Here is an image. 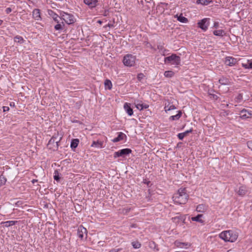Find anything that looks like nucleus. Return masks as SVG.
<instances>
[{
  "instance_id": "nucleus-1",
  "label": "nucleus",
  "mask_w": 252,
  "mask_h": 252,
  "mask_svg": "<svg viewBox=\"0 0 252 252\" xmlns=\"http://www.w3.org/2000/svg\"><path fill=\"white\" fill-rule=\"evenodd\" d=\"M189 198V195L187 193L186 188H180L178 192L175 193L173 196V201L175 203L179 204H185Z\"/></svg>"
},
{
  "instance_id": "nucleus-2",
  "label": "nucleus",
  "mask_w": 252,
  "mask_h": 252,
  "mask_svg": "<svg viewBox=\"0 0 252 252\" xmlns=\"http://www.w3.org/2000/svg\"><path fill=\"white\" fill-rule=\"evenodd\" d=\"M220 238L225 242H233L238 238V233L233 230H226L221 232L219 234Z\"/></svg>"
},
{
  "instance_id": "nucleus-3",
  "label": "nucleus",
  "mask_w": 252,
  "mask_h": 252,
  "mask_svg": "<svg viewBox=\"0 0 252 252\" xmlns=\"http://www.w3.org/2000/svg\"><path fill=\"white\" fill-rule=\"evenodd\" d=\"M135 57L131 54H127L124 57L123 63L127 66H133L135 62Z\"/></svg>"
},
{
  "instance_id": "nucleus-4",
  "label": "nucleus",
  "mask_w": 252,
  "mask_h": 252,
  "mask_svg": "<svg viewBox=\"0 0 252 252\" xmlns=\"http://www.w3.org/2000/svg\"><path fill=\"white\" fill-rule=\"evenodd\" d=\"M165 63H171L172 64L179 65L180 63V58L175 54H172L170 56L164 59Z\"/></svg>"
},
{
  "instance_id": "nucleus-5",
  "label": "nucleus",
  "mask_w": 252,
  "mask_h": 252,
  "mask_svg": "<svg viewBox=\"0 0 252 252\" xmlns=\"http://www.w3.org/2000/svg\"><path fill=\"white\" fill-rule=\"evenodd\" d=\"M209 19L204 18L199 21L197 23L198 27L201 29L203 31H206L209 25Z\"/></svg>"
},
{
  "instance_id": "nucleus-6",
  "label": "nucleus",
  "mask_w": 252,
  "mask_h": 252,
  "mask_svg": "<svg viewBox=\"0 0 252 252\" xmlns=\"http://www.w3.org/2000/svg\"><path fill=\"white\" fill-rule=\"evenodd\" d=\"M131 152V150L129 149H124L121 150L114 153V157L117 158L119 157H124L125 155H127Z\"/></svg>"
},
{
  "instance_id": "nucleus-7",
  "label": "nucleus",
  "mask_w": 252,
  "mask_h": 252,
  "mask_svg": "<svg viewBox=\"0 0 252 252\" xmlns=\"http://www.w3.org/2000/svg\"><path fill=\"white\" fill-rule=\"evenodd\" d=\"M77 235L81 239L83 238L84 235H85V238H86L87 236V230L86 228L82 225L79 226L77 230Z\"/></svg>"
},
{
  "instance_id": "nucleus-8",
  "label": "nucleus",
  "mask_w": 252,
  "mask_h": 252,
  "mask_svg": "<svg viewBox=\"0 0 252 252\" xmlns=\"http://www.w3.org/2000/svg\"><path fill=\"white\" fill-rule=\"evenodd\" d=\"M237 60L231 57L225 58L224 63L226 65L233 66L237 63Z\"/></svg>"
},
{
  "instance_id": "nucleus-9",
  "label": "nucleus",
  "mask_w": 252,
  "mask_h": 252,
  "mask_svg": "<svg viewBox=\"0 0 252 252\" xmlns=\"http://www.w3.org/2000/svg\"><path fill=\"white\" fill-rule=\"evenodd\" d=\"M84 2L91 8L95 7L98 3V0H84Z\"/></svg>"
},
{
  "instance_id": "nucleus-10",
  "label": "nucleus",
  "mask_w": 252,
  "mask_h": 252,
  "mask_svg": "<svg viewBox=\"0 0 252 252\" xmlns=\"http://www.w3.org/2000/svg\"><path fill=\"white\" fill-rule=\"evenodd\" d=\"M252 115V114L246 109H243L240 113V117L243 119L250 118Z\"/></svg>"
},
{
  "instance_id": "nucleus-11",
  "label": "nucleus",
  "mask_w": 252,
  "mask_h": 252,
  "mask_svg": "<svg viewBox=\"0 0 252 252\" xmlns=\"http://www.w3.org/2000/svg\"><path fill=\"white\" fill-rule=\"evenodd\" d=\"M176 109V107L172 103H171L170 102H166L165 103V106H164V110L166 112L167 111L174 110Z\"/></svg>"
},
{
  "instance_id": "nucleus-12",
  "label": "nucleus",
  "mask_w": 252,
  "mask_h": 252,
  "mask_svg": "<svg viewBox=\"0 0 252 252\" xmlns=\"http://www.w3.org/2000/svg\"><path fill=\"white\" fill-rule=\"evenodd\" d=\"M219 82L220 84H221V85H231V82L229 81V80L226 78L222 77L220 78L219 80Z\"/></svg>"
},
{
  "instance_id": "nucleus-13",
  "label": "nucleus",
  "mask_w": 252,
  "mask_h": 252,
  "mask_svg": "<svg viewBox=\"0 0 252 252\" xmlns=\"http://www.w3.org/2000/svg\"><path fill=\"white\" fill-rule=\"evenodd\" d=\"M63 20L68 25L73 24L76 21L74 17H64Z\"/></svg>"
},
{
  "instance_id": "nucleus-14",
  "label": "nucleus",
  "mask_w": 252,
  "mask_h": 252,
  "mask_svg": "<svg viewBox=\"0 0 252 252\" xmlns=\"http://www.w3.org/2000/svg\"><path fill=\"white\" fill-rule=\"evenodd\" d=\"M124 109L127 113L129 116H131L133 114V110L130 107V104L127 103H126L124 105Z\"/></svg>"
},
{
  "instance_id": "nucleus-15",
  "label": "nucleus",
  "mask_w": 252,
  "mask_h": 252,
  "mask_svg": "<svg viewBox=\"0 0 252 252\" xmlns=\"http://www.w3.org/2000/svg\"><path fill=\"white\" fill-rule=\"evenodd\" d=\"M103 142L101 141H94L91 145V147L101 148L103 147Z\"/></svg>"
},
{
  "instance_id": "nucleus-16",
  "label": "nucleus",
  "mask_w": 252,
  "mask_h": 252,
  "mask_svg": "<svg viewBox=\"0 0 252 252\" xmlns=\"http://www.w3.org/2000/svg\"><path fill=\"white\" fill-rule=\"evenodd\" d=\"M248 190L246 189V187L245 186H241L240 187L239 190L237 191V193L239 195L243 196L246 194Z\"/></svg>"
},
{
  "instance_id": "nucleus-17",
  "label": "nucleus",
  "mask_w": 252,
  "mask_h": 252,
  "mask_svg": "<svg viewBox=\"0 0 252 252\" xmlns=\"http://www.w3.org/2000/svg\"><path fill=\"white\" fill-rule=\"evenodd\" d=\"M202 217H203V215L199 214V215H198L196 217H192L191 220L192 221H197V222L202 223L204 222V220L201 219Z\"/></svg>"
},
{
  "instance_id": "nucleus-18",
  "label": "nucleus",
  "mask_w": 252,
  "mask_h": 252,
  "mask_svg": "<svg viewBox=\"0 0 252 252\" xmlns=\"http://www.w3.org/2000/svg\"><path fill=\"white\" fill-rule=\"evenodd\" d=\"M124 137H126V135L124 133H122V132H120L119 133L118 136L117 137L113 139L112 140V141L113 142H119V141L123 140L124 139Z\"/></svg>"
},
{
  "instance_id": "nucleus-19",
  "label": "nucleus",
  "mask_w": 252,
  "mask_h": 252,
  "mask_svg": "<svg viewBox=\"0 0 252 252\" xmlns=\"http://www.w3.org/2000/svg\"><path fill=\"white\" fill-rule=\"evenodd\" d=\"M212 2V0H197L196 3L202 5H207Z\"/></svg>"
},
{
  "instance_id": "nucleus-20",
  "label": "nucleus",
  "mask_w": 252,
  "mask_h": 252,
  "mask_svg": "<svg viewBox=\"0 0 252 252\" xmlns=\"http://www.w3.org/2000/svg\"><path fill=\"white\" fill-rule=\"evenodd\" d=\"M191 129H190L189 130H187L184 132L179 133L178 134V137L179 138V139L182 140L185 137L187 136L189 133L191 132Z\"/></svg>"
},
{
  "instance_id": "nucleus-21",
  "label": "nucleus",
  "mask_w": 252,
  "mask_h": 252,
  "mask_svg": "<svg viewBox=\"0 0 252 252\" xmlns=\"http://www.w3.org/2000/svg\"><path fill=\"white\" fill-rule=\"evenodd\" d=\"M206 210V208L203 204H200L196 207V211L198 212H204Z\"/></svg>"
},
{
  "instance_id": "nucleus-22",
  "label": "nucleus",
  "mask_w": 252,
  "mask_h": 252,
  "mask_svg": "<svg viewBox=\"0 0 252 252\" xmlns=\"http://www.w3.org/2000/svg\"><path fill=\"white\" fill-rule=\"evenodd\" d=\"M16 222V221L9 220L5 222H1V224H4L5 227H9L15 224Z\"/></svg>"
},
{
  "instance_id": "nucleus-23",
  "label": "nucleus",
  "mask_w": 252,
  "mask_h": 252,
  "mask_svg": "<svg viewBox=\"0 0 252 252\" xmlns=\"http://www.w3.org/2000/svg\"><path fill=\"white\" fill-rule=\"evenodd\" d=\"M214 35L216 36H222L224 34V31L222 30H216L213 32Z\"/></svg>"
},
{
  "instance_id": "nucleus-24",
  "label": "nucleus",
  "mask_w": 252,
  "mask_h": 252,
  "mask_svg": "<svg viewBox=\"0 0 252 252\" xmlns=\"http://www.w3.org/2000/svg\"><path fill=\"white\" fill-rule=\"evenodd\" d=\"M79 141L78 139H74L72 140L70 145L71 148L72 149L76 148L79 144Z\"/></svg>"
},
{
  "instance_id": "nucleus-25",
  "label": "nucleus",
  "mask_w": 252,
  "mask_h": 252,
  "mask_svg": "<svg viewBox=\"0 0 252 252\" xmlns=\"http://www.w3.org/2000/svg\"><path fill=\"white\" fill-rule=\"evenodd\" d=\"M242 65L245 68H252V61H248L246 63H243Z\"/></svg>"
},
{
  "instance_id": "nucleus-26",
  "label": "nucleus",
  "mask_w": 252,
  "mask_h": 252,
  "mask_svg": "<svg viewBox=\"0 0 252 252\" xmlns=\"http://www.w3.org/2000/svg\"><path fill=\"white\" fill-rule=\"evenodd\" d=\"M182 112L181 111H178V113L175 115L172 116L170 117V120L172 121L178 120L181 116Z\"/></svg>"
},
{
  "instance_id": "nucleus-27",
  "label": "nucleus",
  "mask_w": 252,
  "mask_h": 252,
  "mask_svg": "<svg viewBox=\"0 0 252 252\" xmlns=\"http://www.w3.org/2000/svg\"><path fill=\"white\" fill-rule=\"evenodd\" d=\"M104 85L105 88H107L109 90H111L112 87V84L111 82L109 80H106L104 82Z\"/></svg>"
},
{
  "instance_id": "nucleus-28",
  "label": "nucleus",
  "mask_w": 252,
  "mask_h": 252,
  "mask_svg": "<svg viewBox=\"0 0 252 252\" xmlns=\"http://www.w3.org/2000/svg\"><path fill=\"white\" fill-rule=\"evenodd\" d=\"M14 41L16 42L22 43L24 42V40L22 37L17 35L14 37Z\"/></svg>"
},
{
  "instance_id": "nucleus-29",
  "label": "nucleus",
  "mask_w": 252,
  "mask_h": 252,
  "mask_svg": "<svg viewBox=\"0 0 252 252\" xmlns=\"http://www.w3.org/2000/svg\"><path fill=\"white\" fill-rule=\"evenodd\" d=\"M177 18V20L182 23H187L188 20V19L185 17H175Z\"/></svg>"
},
{
  "instance_id": "nucleus-30",
  "label": "nucleus",
  "mask_w": 252,
  "mask_h": 252,
  "mask_svg": "<svg viewBox=\"0 0 252 252\" xmlns=\"http://www.w3.org/2000/svg\"><path fill=\"white\" fill-rule=\"evenodd\" d=\"M158 49L159 50V52L163 55H165L166 50L164 48L163 46L161 45L158 46Z\"/></svg>"
},
{
  "instance_id": "nucleus-31",
  "label": "nucleus",
  "mask_w": 252,
  "mask_h": 252,
  "mask_svg": "<svg viewBox=\"0 0 252 252\" xmlns=\"http://www.w3.org/2000/svg\"><path fill=\"white\" fill-rule=\"evenodd\" d=\"M243 100V96L241 94H239L236 96L235 98V102L236 103H240L242 102Z\"/></svg>"
},
{
  "instance_id": "nucleus-32",
  "label": "nucleus",
  "mask_w": 252,
  "mask_h": 252,
  "mask_svg": "<svg viewBox=\"0 0 252 252\" xmlns=\"http://www.w3.org/2000/svg\"><path fill=\"white\" fill-rule=\"evenodd\" d=\"M6 182V179L2 175L0 176V186L5 184Z\"/></svg>"
},
{
  "instance_id": "nucleus-33",
  "label": "nucleus",
  "mask_w": 252,
  "mask_h": 252,
  "mask_svg": "<svg viewBox=\"0 0 252 252\" xmlns=\"http://www.w3.org/2000/svg\"><path fill=\"white\" fill-rule=\"evenodd\" d=\"M164 75L166 77H171L174 75V72L172 71H166Z\"/></svg>"
},
{
  "instance_id": "nucleus-34",
  "label": "nucleus",
  "mask_w": 252,
  "mask_h": 252,
  "mask_svg": "<svg viewBox=\"0 0 252 252\" xmlns=\"http://www.w3.org/2000/svg\"><path fill=\"white\" fill-rule=\"evenodd\" d=\"M135 105L136 107L139 110H143V107H142L143 103H141L139 102L138 101H137V102H135Z\"/></svg>"
},
{
  "instance_id": "nucleus-35",
  "label": "nucleus",
  "mask_w": 252,
  "mask_h": 252,
  "mask_svg": "<svg viewBox=\"0 0 252 252\" xmlns=\"http://www.w3.org/2000/svg\"><path fill=\"white\" fill-rule=\"evenodd\" d=\"M132 245L134 249H138L141 247V244L138 242H132Z\"/></svg>"
},
{
  "instance_id": "nucleus-36",
  "label": "nucleus",
  "mask_w": 252,
  "mask_h": 252,
  "mask_svg": "<svg viewBox=\"0 0 252 252\" xmlns=\"http://www.w3.org/2000/svg\"><path fill=\"white\" fill-rule=\"evenodd\" d=\"M63 22H62V24H58L55 26V29L58 31L61 30L63 29Z\"/></svg>"
},
{
  "instance_id": "nucleus-37",
  "label": "nucleus",
  "mask_w": 252,
  "mask_h": 252,
  "mask_svg": "<svg viewBox=\"0 0 252 252\" xmlns=\"http://www.w3.org/2000/svg\"><path fill=\"white\" fill-rule=\"evenodd\" d=\"M32 13L33 16H40V10L38 9H35Z\"/></svg>"
},
{
  "instance_id": "nucleus-38",
  "label": "nucleus",
  "mask_w": 252,
  "mask_h": 252,
  "mask_svg": "<svg viewBox=\"0 0 252 252\" xmlns=\"http://www.w3.org/2000/svg\"><path fill=\"white\" fill-rule=\"evenodd\" d=\"M121 250H122V249L113 248V249H112L111 250H110L109 252H118L119 251H121Z\"/></svg>"
},
{
  "instance_id": "nucleus-39",
  "label": "nucleus",
  "mask_w": 252,
  "mask_h": 252,
  "mask_svg": "<svg viewBox=\"0 0 252 252\" xmlns=\"http://www.w3.org/2000/svg\"><path fill=\"white\" fill-rule=\"evenodd\" d=\"M247 145L249 148L252 150V141L248 142Z\"/></svg>"
},
{
  "instance_id": "nucleus-40",
  "label": "nucleus",
  "mask_w": 252,
  "mask_h": 252,
  "mask_svg": "<svg viewBox=\"0 0 252 252\" xmlns=\"http://www.w3.org/2000/svg\"><path fill=\"white\" fill-rule=\"evenodd\" d=\"M9 108L8 106H3V112H6L9 111Z\"/></svg>"
},
{
  "instance_id": "nucleus-41",
  "label": "nucleus",
  "mask_w": 252,
  "mask_h": 252,
  "mask_svg": "<svg viewBox=\"0 0 252 252\" xmlns=\"http://www.w3.org/2000/svg\"><path fill=\"white\" fill-rule=\"evenodd\" d=\"M143 74L141 73V74H139L138 75L137 78L139 80H141L143 78Z\"/></svg>"
},
{
  "instance_id": "nucleus-42",
  "label": "nucleus",
  "mask_w": 252,
  "mask_h": 252,
  "mask_svg": "<svg viewBox=\"0 0 252 252\" xmlns=\"http://www.w3.org/2000/svg\"><path fill=\"white\" fill-rule=\"evenodd\" d=\"M54 178L55 180L58 181L59 180L60 177L58 175L56 174L54 176Z\"/></svg>"
},
{
  "instance_id": "nucleus-43",
  "label": "nucleus",
  "mask_w": 252,
  "mask_h": 252,
  "mask_svg": "<svg viewBox=\"0 0 252 252\" xmlns=\"http://www.w3.org/2000/svg\"><path fill=\"white\" fill-rule=\"evenodd\" d=\"M142 107H143V109H146V108L149 107V105H147V104H143Z\"/></svg>"
},
{
  "instance_id": "nucleus-44",
  "label": "nucleus",
  "mask_w": 252,
  "mask_h": 252,
  "mask_svg": "<svg viewBox=\"0 0 252 252\" xmlns=\"http://www.w3.org/2000/svg\"><path fill=\"white\" fill-rule=\"evenodd\" d=\"M184 245H185V244L184 243H179V244L177 246H178V247L183 248Z\"/></svg>"
},
{
  "instance_id": "nucleus-45",
  "label": "nucleus",
  "mask_w": 252,
  "mask_h": 252,
  "mask_svg": "<svg viewBox=\"0 0 252 252\" xmlns=\"http://www.w3.org/2000/svg\"><path fill=\"white\" fill-rule=\"evenodd\" d=\"M11 10L10 8H6V13L7 14L9 13L10 12H11Z\"/></svg>"
},
{
  "instance_id": "nucleus-46",
  "label": "nucleus",
  "mask_w": 252,
  "mask_h": 252,
  "mask_svg": "<svg viewBox=\"0 0 252 252\" xmlns=\"http://www.w3.org/2000/svg\"><path fill=\"white\" fill-rule=\"evenodd\" d=\"M218 25H219V23H217V22H215V23H214V26L215 28H218Z\"/></svg>"
},
{
  "instance_id": "nucleus-47",
  "label": "nucleus",
  "mask_w": 252,
  "mask_h": 252,
  "mask_svg": "<svg viewBox=\"0 0 252 252\" xmlns=\"http://www.w3.org/2000/svg\"><path fill=\"white\" fill-rule=\"evenodd\" d=\"M177 219L179 220V217H175V218H172V220H173V221H175L176 220H177Z\"/></svg>"
},
{
  "instance_id": "nucleus-48",
  "label": "nucleus",
  "mask_w": 252,
  "mask_h": 252,
  "mask_svg": "<svg viewBox=\"0 0 252 252\" xmlns=\"http://www.w3.org/2000/svg\"><path fill=\"white\" fill-rule=\"evenodd\" d=\"M107 26H108V27H113V25L112 24H110V23H108Z\"/></svg>"
},
{
  "instance_id": "nucleus-49",
  "label": "nucleus",
  "mask_w": 252,
  "mask_h": 252,
  "mask_svg": "<svg viewBox=\"0 0 252 252\" xmlns=\"http://www.w3.org/2000/svg\"><path fill=\"white\" fill-rule=\"evenodd\" d=\"M37 182V180H33L32 181V182L33 183H34L35 182Z\"/></svg>"
},
{
  "instance_id": "nucleus-50",
  "label": "nucleus",
  "mask_w": 252,
  "mask_h": 252,
  "mask_svg": "<svg viewBox=\"0 0 252 252\" xmlns=\"http://www.w3.org/2000/svg\"><path fill=\"white\" fill-rule=\"evenodd\" d=\"M2 21L0 20V25L2 24Z\"/></svg>"
},
{
  "instance_id": "nucleus-51",
  "label": "nucleus",
  "mask_w": 252,
  "mask_h": 252,
  "mask_svg": "<svg viewBox=\"0 0 252 252\" xmlns=\"http://www.w3.org/2000/svg\"><path fill=\"white\" fill-rule=\"evenodd\" d=\"M53 140V138H52L50 141H49V143H51L52 142V140Z\"/></svg>"
},
{
  "instance_id": "nucleus-52",
  "label": "nucleus",
  "mask_w": 252,
  "mask_h": 252,
  "mask_svg": "<svg viewBox=\"0 0 252 252\" xmlns=\"http://www.w3.org/2000/svg\"><path fill=\"white\" fill-rule=\"evenodd\" d=\"M98 23L101 24V21H98Z\"/></svg>"
},
{
  "instance_id": "nucleus-53",
  "label": "nucleus",
  "mask_w": 252,
  "mask_h": 252,
  "mask_svg": "<svg viewBox=\"0 0 252 252\" xmlns=\"http://www.w3.org/2000/svg\"><path fill=\"white\" fill-rule=\"evenodd\" d=\"M54 20H55V21H57V17H56L55 18H54Z\"/></svg>"
},
{
  "instance_id": "nucleus-54",
  "label": "nucleus",
  "mask_w": 252,
  "mask_h": 252,
  "mask_svg": "<svg viewBox=\"0 0 252 252\" xmlns=\"http://www.w3.org/2000/svg\"><path fill=\"white\" fill-rule=\"evenodd\" d=\"M186 246H189V245H188V244H186Z\"/></svg>"
}]
</instances>
